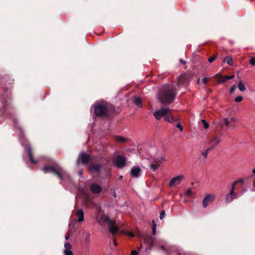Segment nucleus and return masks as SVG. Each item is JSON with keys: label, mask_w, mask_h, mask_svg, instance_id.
Instances as JSON below:
<instances>
[{"label": "nucleus", "mask_w": 255, "mask_h": 255, "mask_svg": "<svg viewBox=\"0 0 255 255\" xmlns=\"http://www.w3.org/2000/svg\"><path fill=\"white\" fill-rule=\"evenodd\" d=\"M134 103L135 105H136L137 106L141 107L142 106V103L141 99L139 97H136L133 100Z\"/></svg>", "instance_id": "24"}, {"label": "nucleus", "mask_w": 255, "mask_h": 255, "mask_svg": "<svg viewBox=\"0 0 255 255\" xmlns=\"http://www.w3.org/2000/svg\"><path fill=\"white\" fill-rule=\"evenodd\" d=\"M183 178L184 176L183 175H180L176 177H173L169 182V186L170 187H175L176 185H178L180 183Z\"/></svg>", "instance_id": "11"}, {"label": "nucleus", "mask_w": 255, "mask_h": 255, "mask_svg": "<svg viewBox=\"0 0 255 255\" xmlns=\"http://www.w3.org/2000/svg\"><path fill=\"white\" fill-rule=\"evenodd\" d=\"M176 94L177 90L175 85H164L160 89L158 98L161 104L168 105L175 100Z\"/></svg>", "instance_id": "2"}, {"label": "nucleus", "mask_w": 255, "mask_h": 255, "mask_svg": "<svg viewBox=\"0 0 255 255\" xmlns=\"http://www.w3.org/2000/svg\"><path fill=\"white\" fill-rule=\"evenodd\" d=\"M230 121L227 118L223 119L220 122L219 126L221 129L226 131L228 129V126L229 125Z\"/></svg>", "instance_id": "16"}, {"label": "nucleus", "mask_w": 255, "mask_h": 255, "mask_svg": "<svg viewBox=\"0 0 255 255\" xmlns=\"http://www.w3.org/2000/svg\"><path fill=\"white\" fill-rule=\"evenodd\" d=\"M141 170L138 166H134L130 169V175L132 177L137 178L139 177Z\"/></svg>", "instance_id": "14"}, {"label": "nucleus", "mask_w": 255, "mask_h": 255, "mask_svg": "<svg viewBox=\"0 0 255 255\" xmlns=\"http://www.w3.org/2000/svg\"><path fill=\"white\" fill-rule=\"evenodd\" d=\"M216 145H212L209 148L207 149V150H209V152H210V150H213V149H214L215 147H216Z\"/></svg>", "instance_id": "42"}, {"label": "nucleus", "mask_w": 255, "mask_h": 255, "mask_svg": "<svg viewBox=\"0 0 255 255\" xmlns=\"http://www.w3.org/2000/svg\"><path fill=\"white\" fill-rule=\"evenodd\" d=\"M202 123L203 124L204 128H209V124L206 122V120H202L201 121Z\"/></svg>", "instance_id": "33"}, {"label": "nucleus", "mask_w": 255, "mask_h": 255, "mask_svg": "<svg viewBox=\"0 0 255 255\" xmlns=\"http://www.w3.org/2000/svg\"><path fill=\"white\" fill-rule=\"evenodd\" d=\"M123 178L122 176H120V179H122Z\"/></svg>", "instance_id": "58"}, {"label": "nucleus", "mask_w": 255, "mask_h": 255, "mask_svg": "<svg viewBox=\"0 0 255 255\" xmlns=\"http://www.w3.org/2000/svg\"><path fill=\"white\" fill-rule=\"evenodd\" d=\"M176 127L177 128H179L180 131H182L183 130V127H182V126H181V125L180 123H178L176 125Z\"/></svg>", "instance_id": "37"}, {"label": "nucleus", "mask_w": 255, "mask_h": 255, "mask_svg": "<svg viewBox=\"0 0 255 255\" xmlns=\"http://www.w3.org/2000/svg\"><path fill=\"white\" fill-rule=\"evenodd\" d=\"M90 158V155L85 153L81 154V161L83 165H86L88 163Z\"/></svg>", "instance_id": "19"}, {"label": "nucleus", "mask_w": 255, "mask_h": 255, "mask_svg": "<svg viewBox=\"0 0 255 255\" xmlns=\"http://www.w3.org/2000/svg\"><path fill=\"white\" fill-rule=\"evenodd\" d=\"M165 215V211L162 210L160 213V216H159L160 219L161 220H162V219L164 217Z\"/></svg>", "instance_id": "34"}, {"label": "nucleus", "mask_w": 255, "mask_h": 255, "mask_svg": "<svg viewBox=\"0 0 255 255\" xmlns=\"http://www.w3.org/2000/svg\"><path fill=\"white\" fill-rule=\"evenodd\" d=\"M253 186L254 187H255V180H254L253 181Z\"/></svg>", "instance_id": "52"}, {"label": "nucleus", "mask_w": 255, "mask_h": 255, "mask_svg": "<svg viewBox=\"0 0 255 255\" xmlns=\"http://www.w3.org/2000/svg\"><path fill=\"white\" fill-rule=\"evenodd\" d=\"M14 83L13 79L9 78L6 82V86L3 88V94L0 95V100L3 104V107L0 109V117L5 118L11 117L13 113V109L10 103V91L9 90L11 85Z\"/></svg>", "instance_id": "1"}, {"label": "nucleus", "mask_w": 255, "mask_h": 255, "mask_svg": "<svg viewBox=\"0 0 255 255\" xmlns=\"http://www.w3.org/2000/svg\"><path fill=\"white\" fill-rule=\"evenodd\" d=\"M156 232V228H152V233L153 235H155Z\"/></svg>", "instance_id": "47"}, {"label": "nucleus", "mask_w": 255, "mask_h": 255, "mask_svg": "<svg viewBox=\"0 0 255 255\" xmlns=\"http://www.w3.org/2000/svg\"><path fill=\"white\" fill-rule=\"evenodd\" d=\"M131 255H138L137 252L136 251H132L131 252Z\"/></svg>", "instance_id": "43"}, {"label": "nucleus", "mask_w": 255, "mask_h": 255, "mask_svg": "<svg viewBox=\"0 0 255 255\" xmlns=\"http://www.w3.org/2000/svg\"><path fill=\"white\" fill-rule=\"evenodd\" d=\"M170 111L168 108H162L160 110L155 111L153 113L154 117L159 120L161 117H164L165 121L172 123L174 122V119L170 115Z\"/></svg>", "instance_id": "5"}, {"label": "nucleus", "mask_w": 255, "mask_h": 255, "mask_svg": "<svg viewBox=\"0 0 255 255\" xmlns=\"http://www.w3.org/2000/svg\"><path fill=\"white\" fill-rule=\"evenodd\" d=\"M77 162H78V163H79V159L78 160V161H77Z\"/></svg>", "instance_id": "59"}, {"label": "nucleus", "mask_w": 255, "mask_h": 255, "mask_svg": "<svg viewBox=\"0 0 255 255\" xmlns=\"http://www.w3.org/2000/svg\"><path fill=\"white\" fill-rule=\"evenodd\" d=\"M243 97L242 96H239L235 98V101L236 102H240L243 100Z\"/></svg>", "instance_id": "32"}, {"label": "nucleus", "mask_w": 255, "mask_h": 255, "mask_svg": "<svg viewBox=\"0 0 255 255\" xmlns=\"http://www.w3.org/2000/svg\"><path fill=\"white\" fill-rule=\"evenodd\" d=\"M238 88L239 90L242 92H244L246 90L244 84L242 81L239 82L238 84Z\"/></svg>", "instance_id": "26"}, {"label": "nucleus", "mask_w": 255, "mask_h": 255, "mask_svg": "<svg viewBox=\"0 0 255 255\" xmlns=\"http://www.w3.org/2000/svg\"><path fill=\"white\" fill-rule=\"evenodd\" d=\"M167 254L168 255H170V254L173 255H187V254L183 253L182 251L175 247H172L169 250V254Z\"/></svg>", "instance_id": "17"}, {"label": "nucleus", "mask_w": 255, "mask_h": 255, "mask_svg": "<svg viewBox=\"0 0 255 255\" xmlns=\"http://www.w3.org/2000/svg\"><path fill=\"white\" fill-rule=\"evenodd\" d=\"M142 238L144 242L148 245V247L151 248L153 245V238L150 235L144 234L142 235Z\"/></svg>", "instance_id": "13"}, {"label": "nucleus", "mask_w": 255, "mask_h": 255, "mask_svg": "<svg viewBox=\"0 0 255 255\" xmlns=\"http://www.w3.org/2000/svg\"><path fill=\"white\" fill-rule=\"evenodd\" d=\"M230 120L231 121H234V119L233 118H231Z\"/></svg>", "instance_id": "57"}, {"label": "nucleus", "mask_w": 255, "mask_h": 255, "mask_svg": "<svg viewBox=\"0 0 255 255\" xmlns=\"http://www.w3.org/2000/svg\"><path fill=\"white\" fill-rule=\"evenodd\" d=\"M253 173L255 174V168L253 169Z\"/></svg>", "instance_id": "54"}, {"label": "nucleus", "mask_w": 255, "mask_h": 255, "mask_svg": "<svg viewBox=\"0 0 255 255\" xmlns=\"http://www.w3.org/2000/svg\"><path fill=\"white\" fill-rule=\"evenodd\" d=\"M234 194H235L234 190H233V189H231V190L230 191V193L228 195H230V196H231H231H234Z\"/></svg>", "instance_id": "40"}, {"label": "nucleus", "mask_w": 255, "mask_h": 255, "mask_svg": "<svg viewBox=\"0 0 255 255\" xmlns=\"http://www.w3.org/2000/svg\"><path fill=\"white\" fill-rule=\"evenodd\" d=\"M236 86L234 85V86H232V87H231V89H230V93H231V94H232V93H234V91H235V89H236Z\"/></svg>", "instance_id": "38"}, {"label": "nucleus", "mask_w": 255, "mask_h": 255, "mask_svg": "<svg viewBox=\"0 0 255 255\" xmlns=\"http://www.w3.org/2000/svg\"><path fill=\"white\" fill-rule=\"evenodd\" d=\"M72 247L69 242H66L64 244V250L63 253L64 255H73V252L71 251Z\"/></svg>", "instance_id": "18"}, {"label": "nucleus", "mask_w": 255, "mask_h": 255, "mask_svg": "<svg viewBox=\"0 0 255 255\" xmlns=\"http://www.w3.org/2000/svg\"><path fill=\"white\" fill-rule=\"evenodd\" d=\"M216 58H217L216 55L212 56L208 59V61L210 63L213 62L214 61H215V60L216 59Z\"/></svg>", "instance_id": "31"}, {"label": "nucleus", "mask_w": 255, "mask_h": 255, "mask_svg": "<svg viewBox=\"0 0 255 255\" xmlns=\"http://www.w3.org/2000/svg\"><path fill=\"white\" fill-rule=\"evenodd\" d=\"M111 168H108L107 170H106L105 171L106 172V175L108 177H110L111 176Z\"/></svg>", "instance_id": "36"}, {"label": "nucleus", "mask_w": 255, "mask_h": 255, "mask_svg": "<svg viewBox=\"0 0 255 255\" xmlns=\"http://www.w3.org/2000/svg\"><path fill=\"white\" fill-rule=\"evenodd\" d=\"M115 112V107L108 103H98L94 105V113L97 117H108Z\"/></svg>", "instance_id": "3"}, {"label": "nucleus", "mask_w": 255, "mask_h": 255, "mask_svg": "<svg viewBox=\"0 0 255 255\" xmlns=\"http://www.w3.org/2000/svg\"><path fill=\"white\" fill-rule=\"evenodd\" d=\"M213 201V197L211 195L209 194L206 195L203 199V206L204 208L207 207L209 203H211Z\"/></svg>", "instance_id": "20"}, {"label": "nucleus", "mask_w": 255, "mask_h": 255, "mask_svg": "<svg viewBox=\"0 0 255 255\" xmlns=\"http://www.w3.org/2000/svg\"><path fill=\"white\" fill-rule=\"evenodd\" d=\"M126 158L121 155L117 156L115 160V164L118 168L121 169L126 166Z\"/></svg>", "instance_id": "8"}, {"label": "nucleus", "mask_w": 255, "mask_h": 255, "mask_svg": "<svg viewBox=\"0 0 255 255\" xmlns=\"http://www.w3.org/2000/svg\"><path fill=\"white\" fill-rule=\"evenodd\" d=\"M212 92V90H211V89H209V93H211Z\"/></svg>", "instance_id": "55"}, {"label": "nucleus", "mask_w": 255, "mask_h": 255, "mask_svg": "<svg viewBox=\"0 0 255 255\" xmlns=\"http://www.w3.org/2000/svg\"><path fill=\"white\" fill-rule=\"evenodd\" d=\"M180 63L183 64H186V61L183 60H182V59H180Z\"/></svg>", "instance_id": "49"}, {"label": "nucleus", "mask_w": 255, "mask_h": 255, "mask_svg": "<svg viewBox=\"0 0 255 255\" xmlns=\"http://www.w3.org/2000/svg\"><path fill=\"white\" fill-rule=\"evenodd\" d=\"M114 245H115L116 246H117V242H116L115 240H114Z\"/></svg>", "instance_id": "53"}, {"label": "nucleus", "mask_w": 255, "mask_h": 255, "mask_svg": "<svg viewBox=\"0 0 255 255\" xmlns=\"http://www.w3.org/2000/svg\"><path fill=\"white\" fill-rule=\"evenodd\" d=\"M250 64L253 65H255V57H252L250 60Z\"/></svg>", "instance_id": "35"}, {"label": "nucleus", "mask_w": 255, "mask_h": 255, "mask_svg": "<svg viewBox=\"0 0 255 255\" xmlns=\"http://www.w3.org/2000/svg\"><path fill=\"white\" fill-rule=\"evenodd\" d=\"M16 123H17V122H16V121L14 122V124L15 126H16Z\"/></svg>", "instance_id": "56"}, {"label": "nucleus", "mask_w": 255, "mask_h": 255, "mask_svg": "<svg viewBox=\"0 0 255 255\" xmlns=\"http://www.w3.org/2000/svg\"><path fill=\"white\" fill-rule=\"evenodd\" d=\"M192 195V192L191 190L189 188L187 190L186 192H185V196H191Z\"/></svg>", "instance_id": "30"}, {"label": "nucleus", "mask_w": 255, "mask_h": 255, "mask_svg": "<svg viewBox=\"0 0 255 255\" xmlns=\"http://www.w3.org/2000/svg\"><path fill=\"white\" fill-rule=\"evenodd\" d=\"M188 81V76L185 74H181L178 77L176 84L178 87H181L187 84Z\"/></svg>", "instance_id": "10"}, {"label": "nucleus", "mask_w": 255, "mask_h": 255, "mask_svg": "<svg viewBox=\"0 0 255 255\" xmlns=\"http://www.w3.org/2000/svg\"><path fill=\"white\" fill-rule=\"evenodd\" d=\"M214 78L218 79V83H222L228 80L233 79L234 78V75L225 76V77H223L221 75L217 74L214 76Z\"/></svg>", "instance_id": "12"}, {"label": "nucleus", "mask_w": 255, "mask_h": 255, "mask_svg": "<svg viewBox=\"0 0 255 255\" xmlns=\"http://www.w3.org/2000/svg\"><path fill=\"white\" fill-rule=\"evenodd\" d=\"M237 184V182H234L232 184V189H233V190H235V185Z\"/></svg>", "instance_id": "46"}, {"label": "nucleus", "mask_w": 255, "mask_h": 255, "mask_svg": "<svg viewBox=\"0 0 255 255\" xmlns=\"http://www.w3.org/2000/svg\"><path fill=\"white\" fill-rule=\"evenodd\" d=\"M253 175H251V176H250L248 178V179H248V180H249H249H251V179H252V178H253Z\"/></svg>", "instance_id": "50"}, {"label": "nucleus", "mask_w": 255, "mask_h": 255, "mask_svg": "<svg viewBox=\"0 0 255 255\" xmlns=\"http://www.w3.org/2000/svg\"><path fill=\"white\" fill-rule=\"evenodd\" d=\"M209 153V150H206L204 151L201 152V154L204 159H206L207 158V156L208 153Z\"/></svg>", "instance_id": "28"}, {"label": "nucleus", "mask_w": 255, "mask_h": 255, "mask_svg": "<svg viewBox=\"0 0 255 255\" xmlns=\"http://www.w3.org/2000/svg\"><path fill=\"white\" fill-rule=\"evenodd\" d=\"M226 200L227 202H231L233 200V196H230V195H227L226 197Z\"/></svg>", "instance_id": "29"}, {"label": "nucleus", "mask_w": 255, "mask_h": 255, "mask_svg": "<svg viewBox=\"0 0 255 255\" xmlns=\"http://www.w3.org/2000/svg\"><path fill=\"white\" fill-rule=\"evenodd\" d=\"M208 78L205 77L203 79V82L204 84H206L208 81Z\"/></svg>", "instance_id": "39"}, {"label": "nucleus", "mask_w": 255, "mask_h": 255, "mask_svg": "<svg viewBox=\"0 0 255 255\" xmlns=\"http://www.w3.org/2000/svg\"><path fill=\"white\" fill-rule=\"evenodd\" d=\"M220 141V139L218 138L216 136H214L213 138L211 140V142H215V145H216L219 143Z\"/></svg>", "instance_id": "27"}, {"label": "nucleus", "mask_w": 255, "mask_h": 255, "mask_svg": "<svg viewBox=\"0 0 255 255\" xmlns=\"http://www.w3.org/2000/svg\"><path fill=\"white\" fill-rule=\"evenodd\" d=\"M224 62H226L227 64H228L229 65H233V59L230 56H227L226 57L223 61Z\"/></svg>", "instance_id": "23"}, {"label": "nucleus", "mask_w": 255, "mask_h": 255, "mask_svg": "<svg viewBox=\"0 0 255 255\" xmlns=\"http://www.w3.org/2000/svg\"><path fill=\"white\" fill-rule=\"evenodd\" d=\"M235 182H237V183H243L244 182V180L243 179H240L237 181H235Z\"/></svg>", "instance_id": "45"}, {"label": "nucleus", "mask_w": 255, "mask_h": 255, "mask_svg": "<svg viewBox=\"0 0 255 255\" xmlns=\"http://www.w3.org/2000/svg\"><path fill=\"white\" fill-rule=\"evenodd\" d=\"M44 172H50L56 175L61 180L64 179V176L65 175V171L60 167L56 168L52 166H45L43 168Z\"/></svg>", "instance_id": "6"}, {"label": "nucleus", "mask_w": 255, "mask_h": 255, "mask_svg": "<svg viewBox=\"0 0 255 255\" xmlns=\"http://www.w3.org/2000/svg\"><path fill=\"white\" fill-rule=\"evenodd\" d=\"M161 249H162L165 253H166L167 254H169V251L168 252L165 248L164 246H161Z\"/></svg>", "instance_id": "44"}, {"label": "nucleus", "mask_w": 255, "mask_h": 255, "mask_svg": "<svg viewBox=\"0 0 255 255\" xmlns=\"http://www.w3.org/2000/svg\"><path fill=\"white\" fill-rule=\"evenodd\" d=\"M90 189L93 194H98L101 192L102 187L97 183H93L90 186Z\"/></svg>", "instance_id": "15"}, {"label": "nucleus", "mask_w": 255, "mask_h": 255, "mask_svg": "<svg viewBox=\"0 0 255 255\" xmlns=\"http://www.w3.org/2000/svg\"><path fill=\"white\" fill-rule=\"evenodd\" d=\"M96 220L101 225H102V222L107 223L108 225L110 232L113 235L117 234L119 231V228L116 225L115 222L111 220L106 215L103 214L100 217L97 216Z\"/></svg>", "instance_id": "4"}, {"label": "nucleus", "mask_w": 255, "mask_h": 255, "mask_svg": "<svg viewBox=\"0 0 255 255\" xmlns=\"http://www.w3.org/2000/svg\"><path fill=\"white\" fill-rule=\"evenodd\" d=\"M149 160L151 163H155V164L151 163L149 165V168L152 171H155L159 167V162L166 160L164 155L159 157H151Z\"/></svg>", "instance_id": "7"}, {"label": "nucleus", "mask_w": 255, "mask_h": 255, "mask_svg": "<svg viewBox=\"0 0 255 255\" xmlns=\"http://www.w3.org/2000/svg\"><path fill=\"white\" fill-rule=\"evenodd\" d=\"M156 224L155 223V222L154 221H152V228H156Z\"/></svg>", "instance_id": "48"}, {"label": "nucleus", "mask_w": 255, "mask_h": 255, "mask_svg": "<svg viewBox=\"0 0 255 255\" xmlns=\"http://www.w3.org/2000/svg\"><path fill=\"white\" fill-rule=\"evenodd\" d=\"M253 191H255V188L254 189H252Z\"/></svg>", "instance_id": "60"}, {"label": "nucleus", "mask_w": 255, "mask_h": 255, "mask_svg": "<svg viewBox=\"0 0 255 255\" xmlns=\"http://www.w3.org/2000/svg\"><path fill=\"white\" fill-rule=\"evenodd\" d=\"M115 139L117 142L123 143L126 141V139L121 136H116Z\"/></svg>", "instance_id": "25"}, {"label": "nucleus", "mask_w": 255, "mask_h": 255, "mask_svg": "<svg viewBox=\"0 0 255 255\" xmlns=\"http://www.w3.org/2000/svg\"><path fill=\"white\" fill-rule=\"evenodd\" d=\"M76 216L78 218V222H82L84 220V212L82 209L78 210L76 212Z\"/></svg>", "instance_id": "21"}, {"label": "nucleus", "mask_w": 255, "mask_h": 255, "mask_svg": "<svg viewBox=\"0 0 255 255\" xmlns=\"http://www.w3.org/2000/svg\"><path fill=\"white\" fill-rule=\"evenodd\" d=\"M69 235H67L66 236H65V240H69Z\"/></svg>", "instance_id": "51"}, {"label": "nucleus", "mask_w": 255, "mask_h": 255, "mask_svg": "<svg viewBox=\"0 0 255 255\" xmlns=\"http://www.w3.org/2000/svg\"><path fill=\"white\" fill-rule=\"evenodd\" d=\"M27 152L30 161L33 164H36L37 161L35 160L33 158V154L31 147L29 146L28 147Z\"/></svg>", "instance_id": "22"}, {"label": "nucleus", "mask_w": 255, "mask_h": 255, "mask_svg": "<svg viewBox=\"0 0 255 255\" xmlns=\"http://www.w3.org/2000/svg\"><path fill=\"white\" fill-rule=\"evenodd\" d=\"M127 235H128L129 236L131 237H134V235L133 233H131V232H127Z\"/></svg>", "instance_id": "41"}, {"label": "nucleus", "mask_w": 255, "mask_h": 255, "mask_svg": "<svg viewBox=\"0 0 255 255\" xmlns=\"http://www.w3.org/2000/svg\"><path fill=\"white\" fill-rule=\"evenodd\" d=\"M101 169L102 166L100 163L91 164L88 167V170L91 173H100L101 172Z\"/></svg>", "instance_id": "9"}]
</instances>
